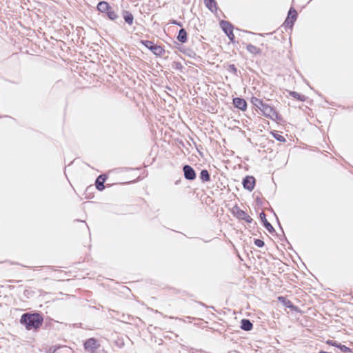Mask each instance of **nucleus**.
<instances>
[{
	"mask_svg": "<svg viewBox=\"0 0 353 353\" xmlns=\"http://www.w3.org/2000/svg\"><path fill=\"white\" fill-rule=\"evenodd\" d=\"M106 177L104 175H99L96 180L95 185L98 190L101 191L105 188L104 182Z\"/></svg>",
	"mask_w": 353,
	"mask_h": 353,
	"instance_id": "9b49d317",
	"label": "nucleus"
},
{
	"mask_svg": "<svg viewBox=\"0 0 353 353\" xmlns=\"http://www.w3.org/2000/svg\"><path fill=\"white\" fill-rule=\"evenodd\" d=\"M205 4L206 7L211 10L212 12H214V10H216V3L214 0H204Z\"/></svg>",
	"mask_w": 353,
	"mask_h": 353,
	"instance_id": "a211bd4d",
	"label": "nucleus"
},
{
	"mask_svg": "<svg viewBox=\"0 0 353 353\" xmlns=\"http://www.w3.org/2000/svg\"><path fill=\"white\" fill-rule=\"evenodd\" d=\"M263 223V225L264 227L270 232H272L273 231H274V228L272 227V225L268 221V220L266 219V216H265V214L264 212H261L260 213V215H259Z\"/></svg>",
	"mask_w": 353,
	"mask_h": 353,
	"instance_id": "f8f14e48",
	"label": "nucleus"
},
{
	"mask_svg": "<svg viewBox=\"0 0 353 353\" xmlns=\"http://www.w3.org/2000/svg\"><path fill=\"white\" fill-rule=\"evenodd\" d=\"M123 17L125 21L128 24L132 25L133 23L134 17L130 12L124 11L123 13Z\"/></svg>",
	"mask_w": 353,
	"mask_h": 353,
	"instance_id": "dca6fc26",
	"label": "nucleus"
},
{
	"mask_svg": "<svg viewBox=\"0 0 353 353\" xmlns=\"http://www.w3.org/2000/svg\"><path fill=\"white\" fill-rule=\"evenodd\" d=\"M228 70L230 72H233L234 74H236V71H237V70H236V67H235V65L234 64H231V65H229Z\"/></svg>",
	"mask_w": 353,
	"mask_h": 353,
	"instance_id": "cd10ccee",
	"label": "nucleus"
},
{
	"mask_svg": "<svg viewBox=\"0 0 353 353\" xmlns=\"http://www.w3.org/2000/svg\"><path fill=\"white\" fill-rule=\"evenodd\" d=\"M177 39L181 43H185L187 41V32L185 29L182 28L179 30Z\"/></svg>",
	"mask_w": 353,
	"mask_h": 353,
	"instance_id": "f3484780",
	"label": "nucleus"
},
{
	"mask_svg": "<svg viewBox=\"0 0 353 353\" xmlns=\"http://www.w3.org/2000/svg\"><path fill=\"white\" fill-rule=\"evenodd\" d=\"M141 43L147 48L150 50L155 55H162L164 50L160 46L154 44L152 41L148 40H141Z\"/></svg>",
	"mask_w": 353,
	"mask_h": 353,
	"instance_id": "7ed1b4c3",
	"label": "nucleus"
},
{
	"mask_svg": "<svg viewBox=\"0 0 353 353\" xmlns=\"http://www.w3.org/2000/svg\"><path fill=\"white\" fill-rule=\"evenodd\" d=\"M99 347V345L97 343V341L94 338H90L84 343L85 350L88 353H94Z\"/></svg>",
	"mask_w": 353,
	"mask_h": 353,
	"instance_id": "20e7f679",
	"label": "nucleus"
},
{
	"mask_svg": "<svg viewBox=\"0 0 353 353\" xmlns=\"http://www.w3.org/2000/svg\"><path fill=\"white\" fill-rule=\"evenodd\" d=\"M261 111L262 112L264 117L273 121H279L281 119V116L277 113L276 110L273 107L266 103L262 108Z\"/></svg>",
	"mask_w": 353,
	"mask_h": 353,
	"instance_id": "f03ea898",
	"label": "nucleus"
},
{
	"mask_svg": "<svg viewBox=\"0 0 353 353\" xmlns=\"http://www.w3.org/2000/svg\"><path fill=\"white\" fill-rule=\"evenodd\" d=\"M290 95L294 99H298L299 101H303L305 99V96L300 94L299 93L294 92V91H290Z\"/></svg>",
	"mask_w": 353,
	"mask_h": 353,
	"instance_id": "412c9836",
	"label": "nucleus"
},
{
	"mask_svg": "<svg viewBox=\"0 0 353 353\" xmlns=\"http://www.w3.org/2000/svg\"><path fill=\"white\" fill-rule=\"evenodd\" d=\"M225 34L228 37L229 39H230L231 41H234V34H233V31L232 32V34H229V33Z\"/></svg>",
	"mask_w": 353,
	"mask_h": 353,
	"instance_id": "c85d7f7f",
	"label": "nucleus"
},
{
	"mask_svg": "<svg viewBox=\"0 0 353 353\" xmlns=\"http://www.w3.org/2000/svg\"><path fill=\"white\" fill-rule=\"evenodd\" d=\"M172 23L176 24V25H178V26H182L181 23H180V22H177L176 21H173Z\"/></svg>",
	"mask_w": 353,
	"mask_h": 353,
	"instance_id": "7c9ffc66",
	"label": "nucleus"
},
{
	"mask_svg": "<svg viewBox=\"0 0 353 353\" xmlns=\"http://www.w3.org/2000/svg\"><path fill=\"white\" fill-rule=\"evenodd\" d=\"M297 12L291 8L288 12V16L284 22V26L287 28H292L295 20L296 19Z\"/></svg>",
	"mask_w": 353,
	"mask_h": 353,
	"instance_id": "39448f33",
	"label": "nucleus"
},
{
	"mask_svg": "<svg viewBox=\"0 0 353 353\" xmlns=\"http://www.w3.org/2000/svg\"><path fill=\"white\" fill-rule=\"evenodd\" d=\"M20 322L30 330L39 327L43 323V318L39 314L26 313L21 316Z\"/></svg>",
	"mask_w": 353,
	"mask_h": 353,
	"instance_id": "f257e3e1",
	"label": "nucleus"
},
{
	"mask_svg": "<svg viewBox=\"0 0 353 353\" xmlns=\"http://www.w3.org/2000/svg\"><path fill=\"white\" fill-rule=\"evenodd\" d=\"M327 344L338 347L339 343L335 341L328 340V341H327Z\"/></svg>",
	"mask_w": 353,
	"mask_h": 353,
	"instance_id": "bb28decb",
	"label": "nucleus"
},
{
	"mask_svg": "<svg viewBox=\"0 0 353 353\" xmlns=\"http://www.w3.org/2000/svg\"><path fill=\"white\" fill-rule=\"evenodd\" d=\"M338 348L342 352H344V353H347V352H351V350L350 348H349L348 347L344 345H342L341 343L339 344V346H338Z\"/></svg>",
	"mask_w": 353,
	"mask_h": 353,
	"instance_id": "b1692460",
	"label": "nucleus"
},
{
	"mask_svg": "<svg viewBox=\"0 0 353 353\" xmlns=\"http://www.w3.org/2000/svg\"><path fill=\"white\" fill-rule=\"evenodd\" d=\"M254 244L259 248H262L264 245V242L263 241L257 239L254 240Z\"/></svg>",
	"mask_w": 353,
	"mask_h": 353,
	"instance_id": "a878e982",
	"label": "nucleus"
},
{
	"mask_svg": "<svg viewBox=\"0 0 353 353\" xmlns=\"http://www.w3.org/2000/svg\"><path fill=\"white\" fill-rule=\"evenodd\" d=\"M233 104L235 108L240 109L242 111H245L247 108V102L245 99L236 97L233 99Z\"/></svg>",
	"mask_w": 353,
	"mask_h": 353,
	"instance_id": "6e6552de",
	"label": "nucleus"
},
{
	"mask_svg": "<svg viewBox=\"0 0 353 353\" xmlns=\"http://www.w3.org/2000/svg\"><path fill=\"white\" fill-rule=\"evenodd\" d=\"M251 103L259 110H261L262 108L265 105V103L263 102V101L256 97L251 98Z\"/></svg>",
	"mask_w": 353,
	"mask_h": 353,
	"instance_id": "4468645a",
	"label": "nucleus"
},
{
	"mask_svg": "<svg viewBox=\"0 0 353 353\" xmlns=\"http://www.w3.org/2000/svg\"><path fill=\"white\" fill-rule=\"evenodd\" d=\"M219 24L220 27L225 34L229 33L232 34V32L233 31V26L230 22L221 20Z\"/></svg>",
	"mask_w": 353,
	"mask_h": 353,
	"instance_id": "1a4fd4ad",
	"label": "nucleus"
},
{
	"mask_svg": "<svg viewBox=\"0 0 353 353\" xmlns=\"http://www.w3.org/2000/svg\"><path fill=\"white\" fill-rule=\"evenodd\" d=\"M278 300L281 303H282L286 307L290 308L292 310H296L297 307L296 306H294L292 304V303L287 298H285L284 296H279Z\"/></svg>",
	"mask_w": 353,
	"mask_h": 353,
	"instance_id": "9d476101",
	"label": "nucleus"
},
{
	"mask_svg": "<svg viewBox=\"0 0 353 353\" xmlns=\"http://www.w3.org/2000/svg\"><path fill=\"white\" fill-rule=\"evenodd\" d=\"M245 221H246L247 222H251L252 221V219L250 216L247 215V218L244 219Z\"/></svg>",
	"mask_w": 353,
	"mask_h": 353,
	"instance_id": "c756f323",
	"label": "nucleus"
},
{
	"mask_svg": "<svg viewBox=\"0 0 353 353\" xmlns=\"http://www.w3.org/2000/svg\"><path fill=\"white\" fill-rule=\"evenodd\" d=\"M253 325L249 319H242L241 321V328L245 331H250L252 329Z\"/></svg>",
	"mask_w": 353,
	"mask_h": 353,
	"instance_id": "ddd939ff",
	"label": "nucleus"
},
{
	"mask_svg": "<svg viewBox=\"0 0 353 353\" xmlns=\"http://www.w3.org/2000/svg\"><path fill=\"white\" fill-rule=\"evenodd\" d=\"M255 178L252 176H246L243 179V185L245 189L252 191L255 186Z\"/></svg>",
	"mask_w": 353,
	"mask_h": 353,
	"instance_id": "423d86ee",
	"label": "nucleus"
},
{
	"mask_svg": "<svg viewBox=\"0 0 353 353\" xmlns=\"http://www.w3.org/2000/svg\"><path fill=\"white\" fill-rule=\"evenodd\" d=\"M247 50L252 54H258L261 53V50L252 44H248L246 46Z\"/></svg>",
	"mask_w": 353,
	"mask_h": 353,
	"instance_id": "6ab92c4d",
	"label": "nucleus"
},
{
	"mask_svg": "<svg viewBox=\"0 0 353 353\" xmlns=\"http://www.w3.org/2000/svg\"><path fill=\"white\" fill-rule=\"evenodd\" d=\"M200 178L204 182L209 181L210 180V176L208 171L207 170H202L200 173Z\"/></svg>",
	"mask_w": 353,
	"mask_h": 353,
	"instance_id": "aec40b11",
	"label": "nucleus"
},
{
	"mask_svg": "<svg viewBox=\"0 0 353 353\" xmlns=\"http://www.w3.org/2000/svg\"><path fill=\"white\" fill-rule=\"evenodd\" d=\"M107 14L109 19L111 20H114L118 17L117 14L111 7L108 10Z\"/></svg>",
	"mask_w": 353,
	"mask_h": 353,
	"instance_id": "4be33fe9",
	"label": "nucleus"
},
{
	"mask_svg": "<svg viewBox=\"0 0 353 353\" xmlns=\"http://www.w3.org/2000/svg\"><path fill=\"white\" fill-rule=\"evenodd\" d=\"M247 214L242 210L238 209L236 212V216L239 219H245L247 218Z\"/></svg>",
	"mask_w": 353,
	"mask_h": 353,
	"instance_id": "5701e85b",
	"label": "nucleus"
},
{
	"mask_svg": "<svg viewBox=\"0 0 353 353\" xmlns=\"http://www.w3.org/2000/svg\"><path fill=\"white\" fill-rule=\"evenodd\" d=\"M110 6L105 1H100L97 5V9L101 12H107Z\"/></svg>",
	"mask_w": 353,
	"mask_h": 353,
	"instance_id": "2eb2a0df",
	"label": "nucleus"
},
{
	"mask_svg": "<svg viewBox=\"0 0 353 353\" xmlns=\"http://www.w3.org/2000/svg\"><path fill=\"white\" fill-rule=\"evenodd\" d=\"M273 137L279 141H281V142H285V139L283 136L281 135V134H279L277 133H274L273 134Z\"/></svg>",
	"mask_w": 353,
	"mask_h": 353,
	"instance_id": "393cba45",
	"label": "nucleus"
},
{
	"mask_svg": "<svg viewBox=\"0 0 353 353\" xmlns=\"http://www.w3.org/2000/svg\"><path fill=\"white\" fill-rule=\"evenodd\" d=\"M183 171L185 179L192 181L196 178V172L190 165H184L183 168Z\"/></svg>",
	"mask_w": 353,
	"mask_h": 353,
	"instance_id": "0eeeda50",
	"label": "nucleus"
}]
</instances>
